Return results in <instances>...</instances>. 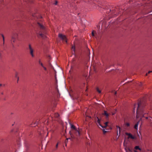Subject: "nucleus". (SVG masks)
Listing matches in <instances>:
<instances>
[{"label": "nucleus", "instance_id": "obj_1", "mask_svg": "<svg viewBox=\"0 0 152 152\" xmlns=\"http://www.w3.org/2000/svg\"><path fill=\"white\" fill-rule=\"evenodd\" d=\"M145 103L144 102L140 101L139 102L137 105L135 104L134 105V110L136 107L137 108V118L145 117L146 119L148 118V117L145 116L146 113H145Z\"/></svg>", "mask_w": 152, "mask_h": 152}, {"label": "nucleus", "instance_id": "obj_2", "mask_svg": "<svg viewBox=\"0 0 152 152\" xmlns=\"http://www.w3.org/2000/svg\"><path fill=\"white\" fill-rule=\"evenodd\" d=\"M37 26L40 29L37 36L38 37H41L43 38H45L46 36L44 34L45 31V27L39 23H37Z\"/></svg>", "mask_w": 152, "mask_h": 152}, {"label": "nucleus", "instance_id": "obj_3", "mask_svg": "<svg viewBox=\"0 0 152 152\" xmlns=\"http://www.w3.org/2000/svg\"><path fill=\"white\" fill-rule=\"evenodd\" d=\"M72 133L73 135H75L77 136H79L80 135V132L79 130L76 129L73 130Z\"/></svg>", "mask_w": 152, "mask_h": 152}, {"label": "nucleus", "instance_id": "obj_4", "mask_svg": "<svg viewBox=\"0 0 152 152\" xmlns=\"http://www.w3.org/2000/svg\"><path fill=\"white\" fill-rule=\"evenodd\" d=\"M58 37L63 41H65L66 43L67 42L66 38L65 35H63L61 34H59Z\"/></svg>", "mask_w": 152, "mask_h": 152}, {"label": "nucleus", "instance_id": "obj_5", "mask_svg": "<svg viewBox=\"0 0 152 152\" xmlns=\"http://www.w3.org/2000/svg\"><path fill=\"white\" fill-rule=\"evenodd\" d=\"M97 118V122L98 124L102 128H104L105 127L107 126V124L108 123V122H107L105 123V125L104 126H102L100 124V119L98 118Z\"/></svg>", "mask_w": 152, "mask_h": 152}, {"label": "nucleus", "instance_id": "obj_6", "mask_svg": "<svg viewBox=\"0 0 152 152\" xmlns=\"http://www.w3.org/2000/svg\"><path fill=\"white\" fill-rule=\"evenodd\" d=\"M125 134L126 135L128 136V139L131 138L132 139H134L135 138V137L133 136L131 133L126 132Z\"/></svg>", "mask_w": 152, "mask_h": 152}, {"label": "nucleus", "instance_id": "obj_7", "mask_svg": "<svg viewBox=\"0 0 152 152\" xmlns=\"http://www.w3.org/2000/svg\"><path fill=\"white\" fill-rule=\"evenodd\" d=\"M103 115H104L106 116V118H108L109 116V114L107 113V112L105 111H104V113L103 114Z\"/></svg>", "mask_w": 152, "mask_h": 152}, {"label": "nucleus", "instance_id": "obj_8", "mask_svg": "<svg viewBox=\"0 0 152 152\" xmlns=\"http://www.w3.org/2000/svg\"><path fill=\"white\" fill-rule=\"evenodd\" d=\"M18 34L17 33H14L12 37H14L15 38L17 39L18 37Z\"/></svg>", "mask_w": 152, "mask_h": 152}, {"label": "nucleus", "instance_id": "obj_9", "mask_svg": "<svg viewBox=\"0 0 152 152\" xmlns=\"http://www.w3.org/2000/svg\"><path fill=\"white\" fill-rule=\"evenodd\" d=\"M28 48H29V49L30 52L33 51V49L32 48L31 45H30V44L29 45Z\"/></svg>", "mask_w": 152, "mask_h": 152}, {"label": "nucleus", "instance_id": "obj_10", "mask_svg": "<svg viewBox=\"0 0 152 152\" xmlns=\"http://www.w3.org/2000/svg\"><path fill=\"white\" fill-rule=\"evenodd\" d=\"M11 39H11V41L12 43V42H14V43L16 41V39L14 37H12Z\"/></svg>", "mask_w": 152, "mask_h": 152}, {"label": "nucleus", "instance_id": "obj_11", "mask_svg": "<svg viewBox=\"0 0 152 152\" xmlns=\"http://www.w3.org/2000/svg\"><path fill=\"white\" fill-rule=\"evenodd\" d=\"M138 124L139 122H137L134 126V127L136 129H137Z\"/></svg>", "mask_w": 152, "mask_h": 152}, {"label": "nucleus", "instance_id": "obj_12", "mask_svg": "<svg viewBox=\"0 0 152 152\" xmlns=\"http://www.w3.org/2000/svg\"><path fill=\"white\" fill-rule=\"evenodd\" d=\"M71 128L72 129V131L73 130H75L76 129L74 125L72 124H71Z\"/></svg>", "mask_w": 152, "mask_h": 152}, {"label": "nucleus", "instance_id": "obj_13", "mask_svg": "<svg viewBox=\"0 0 152 152\" xmlns=\"http://www.w3.org/2000/svg\"><path fill=\"white\" fill-rule=\"evenodd\" d=\"M59 116V114L57 113H55L54 114V117L56 118H58Z\"/></svg>", "mask_w": 152, "mask_h": 152}, {"label": "nucleus", "instance_id": "obj_14", "mask_svg": "<svg viewBox=\"0 0 152 152\" xmlns=\"http://www.w3.org/2000/svg\"><path fill=\"white\" fill-rule=\"evenodd\" d=\"M134 148H135V149L136 150H139L140 151H141V149L139 148V146H136Z\"/></svg>", "mask_w": 152, "mask_h": 152}, {"label": "nucleus", "instance_id": "obj_15", "mask_svg": "<svg viewBox=\"0 0 152 152\" xmlns=\"http://www.w3.org/2000/svg\"><path fill=\"white\" fill-rule=\"evenodd\" d=\"M30 53L32 57H34V55L33 54V51H30Z\"/></svg>", "mask_w": 152, "mask_h": 152}, {"label": "nucleus", "instance_id": "obj_16", "mask_svg": "<svg viewBox=\"0 0 152 152\" xmlns=\"http://www.w3.org/2000/svg\"><path fill=\"white\" fill-rule=\"evenodd\" d=\"M39 64H40L41 66L42 67L43 66V64L41 62L40 60H39Z\"/></svg>", "mask_w": 152, "mask_h": 152}, {"label": "nucleus", "instance_id": "obj_17", "mask_svg": "<svg viewBox=\"0 0 152 152\" xmlns=\"http://www.w3.org/2000/svg\"><path fill=\"white\" fill-rule=\"evenodd\" d=\"M125 125L127 127H129L130 125V124L128 123H125Z\"/></svg>", "mask_w": 152, "mask_h": 152}, {"label": "nucleus", "instance_id": "obj_18", "mask_svg": "<svg viewBox=\"0 0 152 152\" xmlns=\"http://www.w3.org/2000/svg\"><path fill=\"white\" fill-rule=\"evenodd\" d=\"M72 50H73V51L75 52V46H72Z\"/></svg>", "mask_w": 152, "mask_h": 152}, {"label": "nucleus", "instance_id": "obj_19", "mask_svg": "<svg viewBox=\"0 0 152 152\" xmlns=\"http://www.w3.org/2000/svg\"><path fill=\"white\" fill-rule=\"evenodd\" d=\"M110 12L112 11L111 12L112 13H114V12H115L116 11V10L114 9H114H113L112 10H110Z\"/></svg>", "mask_w": 152, "mask_h": 152}, {"label": "nucleus", "instance_id": "obj_20", "mask_svg": "<svg viewBox=\"0 0 152 152\" xmlns=\"http://www.w3.org/2000/svg\"><path fill=\"white\" fill-rule=\"evenodd\" d=\"M116 127H117V129H118V128L119 129V133H120L121 132V128L119 126H116Z\"/></svg>", "mask_w": 152, "mask_h": 152}, {"label": "nucleus", "instance_id": "obj_21", "mask_svg": "<svg viewBox=\"0 0 152 152\" xmlns=\"http://www.w3.org/2000/svg\"><path fill=\"white\" fill-rule=\"evenodd\" d=\"M97 91L99 93H100L101 92V91L98 88H96Z\"/></svg>", "mask_w": 152, "mask_h": 152}, {"label": "nucleus", "instance_id": "obj_22", "mask_svg": "<svg viewBox=\"0 0 152 152\" xmlns=\"http://www.w3.org/2000/svg\"><path fill=\"white\" fill-rule=\"evenodd\" d=\"M92 36L93 37L95 36V34H94V31H93L92 32Z\"/></svg>", "mask_w": 152, "mask_h": 152}, {"label": "nucleus", "instance_id": "obj_23", "mask_svg": "<svg viewBox=\"0 0 152 152\" xmlns=\"http://www.w3.org/2000/svg\"><path fill=\"white\" fill-rule=\"evenodd\" d=\"M42 67H43V68H44V70L45 71H47V68L45 67L44 66H42Z\"/></svg>", "mask_w": 152, "mask_h": 152}, {"label": "nucleus", "instance_id": "obj_24", "mask_svg": "<svg viewBox=\"0 0 152 152\" xmlns=\"http://www.w3.org/2000/svg\"><path fill=\"white\" fill-rule=\"evenodd\" d=\"M151 72H152V71H149L148 72V73H146V76H147V75H148V74H149V73H150Z\"/></svg>", "mask_w": 152, "mask_h": 152}, {"label": "nucleus", "instance_id": "obj_25", "mask_svg": "<svg viewBox=\"0 0 152 152\" xmlns=\"http://www.w3.org/2000/svg\"><path fill=\"white\" fill-rule=\"evenodd\" d=\"M70 134V135L72 137H74L75 136H74V135H73V134H71L70 132H69Z\"/></svg>", "mask_w": 152, "mask_h": 152}, {"label": "nucleus", "instance_id": "obj_26", "mask_svg": "<svg viewBox=\"0 0 152 152\" xmlns=\"http://www.w3.org/2000/svg\"><path fill=\"white\" fill-rule=\"evenodd\" d=\"M70 134V135L72 137H74L75 136H74V135H73V134H71L70 132H69Z\"/></svg>", "mask_w": 152, "mask_h": 152}, {"label": "nucleus", "instance_id": "obj_27", "mask_svg": "<svg viewBox=\"0 0 152 152\" xmlns=\"http://www.w3.org/2000/svg\"><path fill=\"white\" fill-rule=\"evenodd\" d=\"M3 44L4 45V38H3Z\"/></svg>", "mask_w": 152, "mask_h": 152}, {"label": "nucleus", "instance_id": "obj_28", "mask_svg": "<svg viewBox=\"0 0 152 152\" xmlns=\"http://www.w3.org/2000/svg\"><path fill=\"white\" fill-rule=\"evenodd\" d=\"M58 143H57L56 145V149H57V148H58Z\"/></svg>", "mask_w": 152, "mask_h": 152}, {"label": "nucleus", "instance_id": "obj_29", "mask_svg": "<svg viewBox=\"0 0 152 152\" xmlns=\"http://www.w3.org/2000/svg\"><path fill=\"white\" fill-rule=\"evenodd\" d=\"M1 35L3 38H3H4V36L3 34H1Z\"/></svg>", "mask_w": 152, "mask_h": 152}, {"label": "nucleus", "instance_id": "obj_30", "mask_svg": "<svg viewBox=\"0 0 152 152\" xmlns=\"http://www.w3.org/2000/svg\"><path fill=\"white\" fill-rule=\"evenodd\" d=\"M57 1H56L55 3V5H56L57 4Z\"/></svg>", "mask_w": 152, "mask_h": 152}, {"label": "nucleus", "instance_id": "obj_31", "mask_svg": "<svg viewBox=\"0 0 152 152\" xmlns=\"http://www.w3.org/2000/svg\"><path fill=\"white\" fill-rule=\"evenodd\" d=\"M15 77H17V73H16V74Z\"/></svg>", "mask_w": 152, "mask_h": 152}, {"label": "nucleus", "instance_id": "obj_32", "mask_svg": "<svg viewBox=\"0 0 152 152\" xmlns=\"http://www.w3.org/2000/svg\"><path fill=\"white\" fill-rule=\"evenodd\" d=\"M116 94H117V92H116V91H115V92L114 94H115V95H116Z\"/></svg>", "mask_w": 152, "mask_h": 152}, {"label": "nucleus", "instance_id": "obj_33", "mask_svg": "<svg viewBox=\"0 0 152 152\" xmlns=\"http://www.w3.org/2000/svg\"><path fill=\"white\" fill-rule=\"evenodd\" d=\"M106 131H104V133H106Z\"/></svg>", "mask_w": 152, "mask_h": 152}, {"label": "nucleus", "instance_id": "obj_34", "mask_svg": "<svg viewBox=\"0 0 152 152\" xmlns=\"http://www.w3.org/2000/svg\"><path fill=\"white\" fill-rule=\"evenodd\" d=\"M12 46L13 47H14V45L12 43Z\"/></svg>", "mask_w": 152, "mask_h": 152}, {"label": "nucleus", "instance_id": "obj_35", "mask_svg": "<svg viewBox=\"0 0 152 152\" xmlns=\"http://www.w3.org/2000/svg\"><path fill=\"white\" fill-rule=\"evenodd\" d=\"M1 56V53L0 52V56Z\"/></svg>", "mask_w": 152, "mask_h": 152}, {"label": "nucleus", "instance_id": "obj_36", "mask_svg": "<svg viewBox=\"0 0 152 152\" xmlns=\"http://www.w3.org/2000/svg\"><path fill=\"white\" fill-rule=\"evenodd\" d=\"M2 84H0V86H2Z\"/></svg>", "mask_w": 152, "mask_h": 152}, {"label": "nucleus", "instance_id": "obj_37", "mask_svg": "<svg viewBox=\"0 0 152 152\" xmlns=\"http://www.w3.org/2000/svg\"><path fill=\"white\" fill-rule=\"evenodd\" d=\"M1 94H2V95H3V92H2V93H1Z\"/></svg>", "mask_w": 152, "mask_h": 152}, {"label": "nucleus", "instance_id": "obj_38", "mask_svg": "<svg viewBox=\"0 0 152 152\" xmlns=\"http://www.w3.org/2000/svg\"><path fill=\"white\" fill-rule=\"evenodd\" d=\"M33 17H35V15H33Z\"/></svg>", "mask_w": 152, "mask_h": 152}, {"label": "nucleus", "instance_id": "obj_39", "mask_svg": "<svg viewBox=\"0 0 152 152\" xmlns=\"http://www.w3.org/2000/svg\"><path fill=\"white\" fill-rule=\"evenodd\" d=\"M129 151H131L130 149H129Z\"/></svg>", "mask_w": 152, "mask_h": 152}, {"label": "nucleus", "instance_id": "obj_40", "mask_svg": "<svg viewBox=\"0 0 152 152\" xmlns=\"http://www.w3.org/2000/svg\"><path fill=\"white\" fill-rule=\"evenodd\" d=\"M135 152H137L136 151H135Z\"/></svg>", "mask_w": 152, "mask_h": 152}, {"label": "nucleus", "instance_id": "obj_41", "mask_svg": "<svg viewBox=\"0 0 152 152\" xmlns=\"http://www.w3.org/2000/svg\"><path fill=\"white\" fill-rule=\"evenodd\" d=\"M12 93V92H11V93H12H12Z\"/></svg>", "mask_w": 152, "mask_h": 152}, {"label": "nucleus", "instance_id": "obj_42", "mask_svg": "<svg viewBox=\"0 0 152 152\" xmlns=\"http://www.w3.org/2000/svg\"><path fill=\"white\" fill-rule=\"evenodd\" d=\"M14 125V124H12V126H13Z\"/></svg>", "mask_w": 152, "mask_h": 152}]
</instances>
